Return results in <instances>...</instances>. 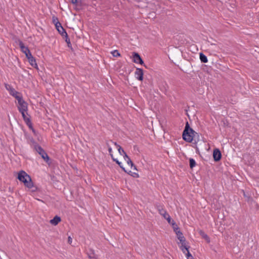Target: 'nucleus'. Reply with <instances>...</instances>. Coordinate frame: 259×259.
<instances>
[{
    "label": "nucleus",
    "instance_id": "obj_19",
    "mask_svg": "<svg viewBox=\"0 0 259 259\" xmlns=\"http://www.w3.org/2000/svg\"><path fill=\"white\" fill-rule=\"evenodd\" d=\"M199 234L201 236V237L204 238L208 243L210 242V239L208 235L206 234L204 231L202 230H200L199 231Z\"/></svg>",
    "mask_w": 259,
    "mask_h": 259
},
{
    "label": "nucleus",
    "instance_id": "obj_17",
    "mask_svg": "<svg viewBox=\"0 0 259 259\" xmlns=\"http://www.w3.org/2000/svg\"><path fill=\"white\" fill-rule=\"evenodd\" d=\"M87 254L90 259H97V256L93 249H90Z\"/></svg>",
    "mask_w": 259,
    "mask_h": 259
},
{
    "label": "nucleus",
    "instance_id": "obj_7",
    "mask_svg": "<svg viewBox=\"0 0 259 259\" xmlns=\"http://www.w3.org/2000/svg\"><path fill=\"white\" fill-rule=\"evenodd\" d=\"M133 61L135 63H139L141 65L144 64V62L139 54L137 53L134 52L133 55Z\"/></svg>",
    "mask_w": 259,
    "mask_h": 259
},
{
    "label": "nucleus",
    "instance_id": "obj_3",
    "mask_svg": "<svg viewBox=\"0 0 259 259\" xmlns=\"http://www.w3.org/2000/svg\"><path fill=\"white\" fill-rule=\"evenodd\" d=\"M18 101V108L19 112L21 111H27L28 110V106L27 103L24 101L22 98V97H20L17 99Z\"/></svg>",
    "mask_w": 259,
    "mask_h": 259
},
{
    "label": "nucleus",
    "instance_id": "obj_29",
    "mask_svg": "<svg viewBox=\"0 0 259 259\" xmlns=\"http://www.w3.org/2000/svg\"><path fill=\"white\" fill-rule=\"evenodd\" d=\"M64 36L65 37V38H66L65 41L67 43L68 46L69 47V45H70V39L68 37V35L67 34V35H64Z\"/></svg>",
    "mask_w": 259,
    "mask_h": 259
},
{
    "label": "nucleus",
    "instance_id": "obj_10",
    "mask_svg": "<svg viewBox=\"0 0 259 259\" xmlns=\"http://www.w3.org/2000/svg\"><path fill=\"white\" fill-rule=\"evenodd\" d=\"M124 160L126 161L127 164L131 167L132 169L133 168L134 170H136V166L134 164L131 159L126 154H125V156H124Z\"/></svg>",
    "mask_w": 259,
    "mask_h": 259
},
{
    "label": "nucleus",
    "instance_id": "obj_18",
    "mask_svg": "<svg viewBox=\"0 0 259 259\" xmlns=\"http://www.w3.org/2000/svg\"><path fill=\"white\" fill-rule=\"evenodd\" d=\"M191 134H193L192 141L194 140L195 143L200 141V135L198 133L194 131V132L191 133Z\"/></svg>",
    "mask_w": 259,
    "mask_h": 259
},
{
    "label": "nucleus",
    "instance_id": "obj_5",
    "mask_svg": "<svg viewBox=\"0 0 259 259\" xmlns=\"http://www.w3.org/2000/svg\"><path fill=\"white\" fill-rule=\"evenodd\" d=\"M20 112L21 113L24 120L28 126L29 128L32 130L33 133H35V131L32 127V124L30 121L29 116L27 114V111H21Z\"/></svg>",
    "mask_w": 259,
    "mask_h": 259
},
{
    "label": "nucleus",
    "instance_id": "obj_30",
    "mask_svg": "<svg viewBox=\"0 0 259 259\" xmlns=\"http://www.w3.org/2000/svg\"><path fill=\"white\" fill-rule=\"evenodd\" d=\"M25 56H26V58H27L28 60H29V59H31V58L33 57V56H32L31 53H30V52L29 53H28L27 54H26Z\"/></svg>",
    "mask_w": 259,
    "mask_h": 259
},
{
    "label": "nucleus",
    "instance_id": "obj_8",
    "mask_svg": "<svg viewBox=\"0 0 259 259\" xmlns=\"http://www.w3.org/2000/svg\"><path fill=\"white\" fill-rule=\"evenodd\" d=\"M143 71L141 68H137L136 70V71L135 72V75L136 78L142 81L143 80Z\"/></svg>",
    "mask_w": 259,
    "mask_h": 259
},
{
    "label": "nucleus",
    "instance_id": "obj_24",
    "mask_svg": "<svg viewBox=\"0 0 259 259\" xmlns=\"http://www.w3.org/2000/svg\"><path fill=\"white\" fill-rule=\"evenodd\" d=\"M189 161H190V167L191 168H192L196 165L195 161L193 158H190Z\"/></svg>",
    "mask_w": 259,
    "mask_h": 259
},
{
    "label": "nucleus",
    "instance_id": "obj_13",
    "mask_svg": "<svg viewBox=\"0 0 259 259\" xmlns=\"http://www.w3.org/2000/svg\"><path fill=\"white\" fill-rule=\"evenodd\" d=\"M56 28L62 36H64V35H67V32L61 26V23H58V25L56 26Z\"/></svg>",
    "mask_w": 259,
    "mask_h": 259
},
{
    "label": "nucleus",
    "instance_id": "obj_14",
    "mask_svg": "<svg viewBox=\"0 0 259 259\" xmlns=\"http://www.w3.org/2000/svg\"><path fill=\"white\" fill-rule=\"evenodd\" d=\"M176 234L177 235L178 239L179 240L180 242H185V238L184 237L183 233L180 231V230H177V229H176Z\"/></svg>",
    "mask_w": 259,
    "mask_h": 259
},
{
    "label": "nucleus",
    "instance_id": "obj_23",
    "mask_svg": "<svg viewBox=\"0 0 259 259\" xmlns=\"http://www.w3.org/2000/svg\"><path fill=\"white\" fill-rule=\"evenodd\" d=\"M200 59L203 63H206L208 61L207 57L204 55L203 53L200 54Z\"/></svg>",
    "mask_w": 259,
    "mask_h": 259
},
{
    "label": "nucleus",
    "instance_id": "obj_32",
    "mask_svg": "<svg viewBox=\"0 0 259 259\" xmlns=\"http://www.w3.org/2000/svg\"><path fill=\"white\" fill-rule=\"evenodd\" d=\"M70 2L73 5H77L78 2V0H70Z\"/></svg>",
    "mask_w": 259,
    "mask_h": 259
},
{
    "label": "nucleus",
    "instance_id": "obj_11",
    "mask_svg": "<svg viewBox=\"0 0 259 259\" xmlns=\"http://www.w3.org/2000/svg\"><path fill=\"white\" fill-rule=\"evenodd\" d=\"M19 45L21 51L25 54V55L30 52V50L28 47H25L22 41L19 40Z\"/></svg>",
    "mask_w": 259,
    "mask_h": 259
},
{
    "label": "nucleus",
    "instance_id": "obj_36",
    "mask_svg": "<svg viewBox=\"0 0 259 259\" xmlns=\"http://www.w3.org/2000/svg\"><path fill=\"white\" fill-rule=\"evenodd\" d=\"M134 176L136 177H139V175L137 173L134 172Z\"/></svg>",
    "mask_w": 259,
    "mask_h": 259
},
{
    "label": "nucleus",
    "instance_id": "obj_4",
    "mask_svg": "<svg viewBox=\"0 0 259 259\" xmlns=\"http://www.w3.org/2000/svg\"><path fill=\"white\" fill-rule=\"evenodd\" d=\"M5 86L6 90L9 92L10 94L16 99L22 96L21 94L16 91L11 85L5 83Z\"/></svg>",
    "mask_w": 259,
    "mask_h": 259
},
{
    "label": "nucleus",
    "instance_id": "obj_33",
    "mask_svg": "<svg viewBox=\"0 0 259 259\" xmlns=\"http://www.w3.org/2000/svg\"><path fill=\"white\" fill-rule=\"evenodd\" d=\"M72 238L70 236H69L68 238V242L69 244H71L72 243Z\"/></svg>",
    "mask_w": 259,
    "mask_h": 259
},
{
    "label": "nucleus",
    "instance_id": "obj_21",
    "mask_svg": "<svg viewBox=\"0 0 259 259\" xmlns=\"http://www.w3.org/2000/svg\"><path fill=\"white\" fill-rule=\"evenodd\" d=\"M111 145H113V144H112V143H110V141L109 142H107L106 143V145L108 147V151L110 154V155L111 156V157L112 158H113L114 156L112 154V148L111 147Z\"/></svg>",
    "mask_w": 259,
    "mask_h": 259
},
{
    "label": "nucleus",
    "instance_id": "obj_2",
    "mask_svg": "<svg viewBox=\"0 0 259 259\" xmlns=\"http://www.w3.org/2000/svg\"><path fill=\"white\" fill-rule=\"evenodd\" d=\"M193 132H194V131L190 127L188 122H187L183 132V139L189 143L192 142L193 134L191 133Z\"/></svg>",
    "mask_w": 259,
    "mask_h": 259
},
{
    "label": "nucleus",
    "instance_id": "obj_1",
    "mask_svg": "<svg viewBox=\"0 0 259 259\" xmlns=\"http://www.w3.org/2000/svg\"><path fill=\"white\" fill-rule=\"evenodd\" d=\"M17 178L31 192H35L37 190V187L34 186L30 177L25 171H20L18 174Z\"/></svg>",
    "mask_w": 259,
    "mask_h": 259
},
{
    "label": "nucleus",
    "instance_id": "obj_15",
    "mask_svg": "<svg viewBox=\"0 0 259 259\" xmlns=\"http://www.w3.org/2000/svg\"><path fill=\"white\" fill-rule=\"evenodd\" d=\"M180 243L181 245L180 246V248L184 253L186 254L187 252L189 251V247L186 245V241L180 242Z\"/></svg>",
    "mask_w": 259,
    "mask_h": 259
},
{
    "label": "nucleus",
    "instance_id": "obj_12",
    "mask_svg": "<svg viewBox=\"0 0 259 259\" xmlns=\"http://www.w3.org/2000/svg\"><path fill=\"white\" fill-rule=\"evenodd\" d=\"M110 143H112V144L116 147V148L117 149V150L118 151L119 153L121 155H122L123 157H124V156H125V154H126V153L125 152L124 150L120 146L118 145L116 142H114L112 141H110Z\"/></svg>",
    "mask_w": 259,
    "mask_h": 259
},
{
    "label": "nucleus",
    "instance_id": "obj_25",
    "mask_svg": "<svg viewBox=\"0 0 259 259\" xmlns=\"http://www.w3.org/2000/svg\"><path fill=\"white\" fill-rule=\"evenodd\" d=\"M111 54L114 57H116L120 56V54L117 50H114L113 51H112Z\"/></svg>",
    "mask_w": 259,
    "mask_h": 259
},
{
    "label": "nucleus",
    "instance_id": "obj_27",
    "mask_svg": "<svg viewBox=\"0 0 259 259\" xmlns=\"http://www.w3.org/2000/svg\"><path fill=\"white\" fill-rule=\"evenodd\" d=\"M53 22L55 24V26L58 25V23H60L59 22L58 18L55 16L53 17Z\"/></svg>",
    "mask_w": 259,
    "mask_h": 259
},
{
    "label": "nucleus",
    "instance_id": "obj_20",
    "mask_svg": "<svg viewBox=\"0 0 259 259\" xmlns=\"http://www.w3.org/2000/svg\"><path fill=\"white\" fill-rule=\"evenodd\" d=\"M28 61H29V63H30V64L33 67L35 68H37V65L36 63V60L35 59H34V58L33 57L32 58H31V59H29L28 60Z\"/></svg>",
    "mask_w": 259,
    "mask_h": 259
},
{
    "label": "nucleus",
    "instance_id": "obj_34",
    "mask_svg": "<svg viewBox=\"0 0 259 259\" xmlns=\"http://www.w3.org/2000/svg\"><path fill=\"white\" fill-rule=\"evenodd\" d=\"M112 158L114 161L116 162V163H117L118 164H119L120 162L117 159L115 158L114 157Z\"/></svg>",
    "mask_w": 259,
    "mask_h": 259
},
{
    "label": "nucleus",
    "instance_id": "obj_28",
    "mask_svg": "<svg viewBox=\"0 0 259 259\" xmlns=\"http://www.w3.org/2000/svg\"><path fill=\"white\" fill-rule=\"evenodd\" d=\"M186 255L187 259H194L192 254L189 252V251H188Z\"/></svg>",
    "mask_w": 259,
    "mask_h": 259
},
{
    "label": "nucleus",
    "instance_id": "obj_9",
    "mask_svg": "<svg viewBox=\"0 0 259 259\" xmlns=\"http://www.w3.org/2000/svg\"><path fill=\"white\" fill-rule=\"evenodd\" d=\"M222 157V154L220 151L218 149H215L213 150V157L215 161H219Z\"/></svg>",
    "mask_w": 259,
    "mask_h": 259
},
{
    "label": "nucleus",
    "instance_id": "obj_26",
    "mask_svg": "<svg viewBox=\"0 0 259 259\" xmlns=\"http://www.w3.org/2000/svg\"><path fill=\"white\" fill-rule=\"evenodd\" d=\"M171 225L172 226L174 230L175 233H176V229H177V230H180L179 228L178 227L177 225H176V223L174 221L172 222Z\"/></svg>",
    "mask_w": 259,
    "mask_h": 259
},
{
    "label": "nucleus",
    "instance_id": "obj_31",
    "mask_svg": "<svg viewBox=\"0 0 259 259\" xmlns=\"http://www.w3.org/2000/svg\"><path fill=\"white\" fill-rule=\"evenodd\" d=\"M165 219H166L167 221V222L169 224H171V218L169 214L166 217V218Z\"/></svg>",
    "mask_w": 259,
    "mask_h": 259
},
{
    "label": "nucleus",
    "instance_id": "obj_6",
    "mask_svg": "<svg viewBox=\"0 0 259 259\" xmlns=\"http://www.w3.org/2000/svg\"><path fill=\"white\" fill-rule=\"evenodd\" d=\"M35 149L36 151L41 155L42 158H43L44 160H45L46 162H48L49 160V157L48 155L40 146L36 145L35 146Z\"/></svg>",
    "mask_w": 259,
    "mask_h": 259
},
{
    "label": "nucleus",
    "instance_id": "obj_35",
    "mask_svg": "<svg viewBox=\"0 0 259 259\" xmlns=\"http://www.w3.org/2000/svg\"><path fill=\"white\" fill-rule=\"evenodd\" d=\"M118 165L122 169L124 170V171H126V170H125L124 168L121 165V163L120 162V163H119V164Z\"/></svg>",
    "mask_w": 259,
    "mask_h": 259
},
{
    "label": "nucleus",
    "instance_id": "obj_22",
    "mask_svg": "<svg viewBox=\"0 0 259 259\" xmlns=\"http://www.w3.org/2000/svg\"><path fill=\"white\" fill-rule=\"evenodd\" d=\"M159 213L163 216V217L165 219L166 217L168 215V214L167 213L166 211L163 209V208H159L158 209Z\"/></svg>",
    "mask_w": 259,
    "mask_h": 259
},
{
    "label": "nucleus",
    "instance_id": "obj_16",
    "mask_svg": "<svg viewBox=\"0 0 259 259\" xmlns=\"http://www.w3.org/2000/svg\"><path fill=\"white\" fill-rule=\"evenodd\" d=\"M61 221L60 217L56 215L53 219L51 220L50 223L54 226L57 225Z\"/></svg>",
    "mask_w": 259,
    "mask_h": 259
}]
</instances>
